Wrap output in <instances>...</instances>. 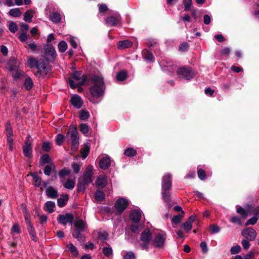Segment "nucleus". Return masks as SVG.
I'll return each instance as SVG.
<instances>
[{"label": "nucleus", "instance_id": "f257e3e1", "mask_svg": "<svg viewBox=\"0 0 259 259\" xmlns=\"http://www.w3.org/2000/svg\"><path fill=\"white\" fill-rule=\"evenodd\" d=\"M91 80L93 84L90 89L92 95L96 98L103 96L105 89L103 77L100 75L94 74L91 76Z\"/></svg>", "mask_w": 259, "mask_h": 259}, {"label": "nucleus", "instance_id": "f03ea898", "mask_svg": "<svg viewBox=\"0 0 259 259\" xmlns=\"http://www.w3.org/2000/svg\"><path fill=\"white\" fill-rule=\"evenodd\" d=\"M171 188V175L166 174L162 180L161 195L163 200L166 203L170 202V190Z\"/></svg>", "mask_w": 259, "mask_h": 259}, {"label": "nucleus", "instance_id": "7ed1b4c3", "mask_svg": "<svg viewBox=\"0 0 259 259\" xmlns=\"http://www.w3.org/2000/svg\"><path fill=\"white\" fill-rule=\"evenodd\" d=\"M86 75L82 74V71H75L72 74V78L68 79L69 84L72 89L82 85L88 80Z\"/></svg>", "mask_w": 259, "mask_h": 259}, {"label": "nucleus", "instance_id": "20e7f679", "mask_svg": "<svg viewBox=\"0 0 259 259\" xmlns=\"http://www.w3.org/2000/svg\"><path fill=\"white\" fill-rule=\"evenodd\" d=\"M66 137L68 141L71 143V150L75 151L79 145L78 133L76 128H69V131L67 134Z\"/></svg>", "mask_w": 259, "mask_h": 259}, {"label": "nucleus", "instance_id": "39448f33", "mask_svg": "<svg viewBox=\"0 0 259 259\" xmlns=\"http://www.w3.org/2000/svg\"><path fill=\"white\" fill-rule=\"evenodd\" d=\"M36 68L37 71L35 74L39 78L45 77L49 73L51 69L47 61L41 59H39V64Z\"/></svg>", "mask_w": 259, "mask_h": 259}, {"label": "nucleus", "instance_id": "423d86ee", "mask_svg": "<svg viewBox=\"0 0 259 259\" xmlns=\"http://www.w3.org/2000/svg\"><path fill=\"white\" fill-rule=\"evenodd\" d=\"M177 74L182 79L190 80L194 77V73L191 68L189 67H183L177 70Z\"/></svg>", "mask_w": 259, "mask_h": 259}, {"label": "nucleus", "instance_id": "0eeeda50", "mask_svg": "<svg viewBox=\"0 0 259 259\" xmlns=\"http://www.w3.org/2000/svg\"><path fill=\"white\" fill-rule=\"evenodd\" d=\"M152 238V234L149 229H145L141 233L140 246L143 249H147Z\"/></svg>", "mask_w": 259, "mask_h": 259}, {"label": "nucleus", "instance_id": "6e6552de", "mask_svg": "<svg viewBox=\"0 0 259 259\" xmlns=\"http://www.w3.org/2000/svg\"><path fill=\"white\" fill-rule=\"evenodd\" d=\"M128 205V201L127 199L124 198H118L115 203V208L116 209V213L120 215L125 209Z\"/></svg>", "mask_w": 259, "mask_h": 259}, {"label": "nucleus", "instance_id": "1a4fd4ad", "mask_svg": "<svg viewBox=\"0 0 259 259\" xmlns=\"http://www.w3.org/2000/svg\"><path fill=\"white\" fill-rule=\"evenodd\" d=\"M23 153L24 155L29 158L32 157V150L31 146V137L27 135L23 147Z\"/></svg>", "mask_w": 259, "mask_h": 259}, {"label": "nucleus", "instance_id": "9d476101", "mask_svg": "<svg viewBox=\"0 0 259 259\" xmlns=\"http://www.w3.org/2000/svg\"><path fill=\"white\" fill-rule=\"evenodd\" d=\"M166 234L164 232L161 231L156 234L154 239L153 244L158 248L162 247L165 241Z\"/></svg>", "mask_w": 259, "mask_h": 259}, {"label": "nucleus", "instance_id": "9b49d317", "mask_svg": "<svg viewBox=\"0 0 259 259\" xmlns=\"http://www.w3.org/2000/svg\"><path fill=\"white\" fill-rule=\"evenodd\" d=\"M159 64L164 71H167L170 73H173L176 69V66L174 65L172 62L166 59L160 61Z\"/></svg>", "mask_w": 259, "mask_h": 259}, {"label": "nucleus", "instance_id": "f8f14e48", "mask_svg": "<svg viewBox=\"0 0 259 259\" xmlns=\"http://www.w3.org/2000/svg\"><path fill=\"white\" fill-rule=\"evenodd\" d=\"M241 235L245 239L250 241H253L256 237L257 233L253 228L251 227H248L242 230Z\"/></svg>", "mask_w": 259, "mask_h": 259}, {"label": "nucleus", "instance_id": "ddd939ff", "mask_svg": "<svg viewBox=\"0 0 259 259\" xmlns=\"http://www.w3.org/2000/svg\"><path fill=\"white\" fill-rule=\"evenodd\" d=\"M94 167L92 165H88L85 170L83 177L80 180L85 183L89 184L93 182V170Z\"/></svg>", "mask_w": 259, "mask_h": 259}, {"label": "nucleus", "instance_id": "4468645a", "mask_svg": "<svg viewBox=\"0 0 259 259\" xmlns=\"http://www.w3.org/2000/svg\"><path fill=\"white\" fill-rule=\"evenodd\" d=\"M120 21V16L118 14L107 17L105 20V24L108 26H114Z\"/></svg>", "mask_w": 259, "mask_h": 259}, {"label": "nucleus", "instance_id": "2eb2a0df", "mask_svg": "<svg viewBox=\"0 0 259 259\" xmlns=\"http://www.w3.org/2000/svg\"><path fill=\"white\" fill-rule=\"evenodd\" d=\"M59 223L66 225L67 223H72L73 221V217L70 213L60 214L58 219Z\"/></svg>", "mask_w": 259, "mask_h": 259}, {"label": "nucleus", "instance_id": "dca6fc26", "mask_svg": "<svg viewBox=\"0 0 259 259\" xmlns=\"http://www.w3.org/2000/svg\"><path fill=\"white\" fill-rule=\"evenodd\" d=\"M45 54L48 59H54L56 55V51L54 47L52 45H46L44 48Z\"/></svg>", "mask_w": 259, "mask_h": 259}, {"label": "nucleus", "instance_id": "f3484780", "mask_svg": "<svg viewBox=\"0 0 259 259\" xmlns=\"http://www.w3.org/2000/svg\"><path fill=\"white\" fill-rule=\"evenodd\" d=\"M195 216L191 215L190 216L187 220L183 223L181 227L183 228L186 232L188 233L189 232L192 228V223L195 221Z\"/></svg>", "mask_w": 259, "mask_h": 259}, {"label": "nucleus", "instance_id": "a211bd4d", "mask_svg": "<svg viewBox=\"0 0 259 259\" xmlns=\"http://www.w3.org/2000/svg\"><path fill=\"white\" fill-rule=\"evenodd\" d=\"M75 231L84 232L85 229L86 223L82 219H76L74 222Z\"/></svg>", "mask_w": 259, "mask_h": 259}, {"label": "nucleus", "instance_id": "6ab92c4d", "mask_svg": "<svg viewBox=\"0 0 259 259\" xmlns=\"http://www.w3.org/2000/svg\"><path fill=\"white\" fill-rule=\"evenodd\" d=\"M111 164V159L109 156L103 157L99 161V165L101 168L106 169Z\"/></svg>", "mask_w": 259, "mask_h": 259}, {"label": "nucleus", "instance_id": "aec40b11", "mask_svg": "<svg viewBox=\"0 0 259 259\" xmlns=\"http://www.w3.org/2000/svg\"><path fill=\"white\" fill-rule=\"evenodd\" d=\"M71 103L77 109L81 108L82 105V101L80 97L77 95H75L71 97Z\"/></svg>", "mask_w": 259, "mask_h": 259}, {"label": "nucleus", "instance_id": "412c9836", "mask_svg": "<svg viewBox=\"0 0 259 259\" xmlns=\"http://www.w3.org/2000/svg\"><path fill=\"white\" fill-rule=\"evenodd\" d=\"M46 193L47 197L50 198L55 199L58 196L57 190L51 186L47 188Z\"/></svg>", "mask_w": 259, "mask_h": 259}, {"label": "nucleus", "instance_id": "4be33fe9", "mask_svg": "<svg viewBox=\"0 0 259 259\" xmlns=\"http://www.w3.org/2000/svg\"><path fill=\"white\" fill-rule=\"evenodd\" d=\"M141 217V212L138 209L133 210L130 214V219L134 223H137Z\"/></svg>", "mask_w": 259, "mask_h": 259}, {"label": "nucleus", "instance_id": "5701e85b", "mask_svg": "<svg viewBox=\"0 0 259 259\" xmlns=\"http://www.w3.org/2000/svg\"><path fill=\"white\" fill-rule=\"evenodd\" d=\"M132 46L133 42L128 39L119 41L117 44V48L120 50L129 48Z\"/></svg>", "mask_w": 259, "mask_h": 259}, {"label": "nucleus", "instance_id": "b1692460", "mask_svg": "<svg viewBox=\"0 0 259 259\" xmlns=\"http://www.w3.org/2000/svg\"><path fill=\"white\" fill-rule=\"evenodd\" d=\"M143 58L148 63H151L154 61V58L152 53L148 50H144L142 52Z\"/></svg>", "mask_w": 259, "mask_h": 259}, {"label": "nucleus", "instance_id": "393cba45", "mask_svg": "<svg viewBox=\"0 0 259 259\" xmlns=\"http://www.w3.org/2000/svg\"><path fill=\"white\" fill-rule=\"evenodd\" d=\"M107 183V177L105 175L99 176L96 181V184L98 187L103 188L106 186Z\"/></svg>", "mask_w": 259, "mask_h": 259}, {"label": "nucleus", "instance_id": "a878e982", "mask_svg": "<svg viewBox=\"0 0 259 259\" xmlns=\"http://www.w3.org/2000/svg\"><path fill=\"white\" fill-rule=\"evenodd\" d=\"M19 64V63L18 62L14 57L10 58L8 62V65L10 71H13L14 70H15V69L18 68Z\"/></svg>", "mask_w": 259, "mask_h": 259}, {"label": "nucleus", "instance_id": "bb28decb", "mask_svg": "<svg viewBox=\"0 0 259 259\" xmlns=\"http://www.w3.org/2000/svg\"><path fill=\"white\" fill-rule=\"evenodd\" d=\"M63 15L60 13L55 12L50 15V20L55 23H59L62 19Z\"/></svg>", "mask_w": 259, "mask_h": 259}, {"label": "nucleus", "instance_id": "cd10ccee", "mask_svg": "<svg viewBox=\"0 0 259 259\" xmlns=\"http://www.w3.org/2000/svg\"><path fill=\"white\" fill-rule=\"evenodd\" d=\"M22 210L24 213L25 221L27 225V228L29 227L30 226H32L33 225L30 221V214L29 212L25 207L23 208Z\"/></svg>", "mask_w": 259, "mask_h": 259}, {"label": "nucleus", "instance_id": "c85d7f7f", "mask_svg": "<svg viewBox=\"0 0 259 259\" xmlns=\"http://www.w3.org/2000/svg\"><path fill=\"white\" fill-rule=\"evenodd\" d=\"M55 207V202L51 201H48L46 202L44 205V209L50 213L53 212L54 211Z\"/></svg>", "mask_w": 259, "mask_h": 259}, {"label": "nucleus", "instance_id": "c756f323", "mask_svg": "<svg viewBox=\"0 0 259 259\" xmlns=\"http://www.w3.org/2000/svg\"><path fill=\"white\" fill-rule=\"evenodd\" d=\"M34 12L32 10H27L24 15V20L28 23L32 21V18L33 17Z\"/></svg>", "mask_w": 259, "mask_h": 259}, {"label": "nucleus", "instance_id": "7c9ffc66", "mask_svg": "<svg viewBox=\"0 0 259 259\" xmlns=\"http://www.w3.org/2000/svg\"><path fill=\"white\" fill-rule=\"evenodd\" d=\"M253 213L254 214V216L252 217L251 218L248 219L246 222L245 223L246 226H248L249 225H253L255 224L256 223L258 219V210H255V212H253Z\"/></svg>", "mask_w": 259, "mask_h": 259}, {"label": "nucleus", "instance_id": "2f4dec72", "mask_svg": "<svg viewBox=\"0 0 259 259\" xmlns=\"http://www.w3.org/2000/svg\"><path fill=\"white\" fill-rule=\"evenodd\" d=\"M53 163L51 161V158L48 154H44L41 156L39 159V163L41 166H44L47 163Z\"/></svg>", "mask_w": 259, "mask_h": 259}, {"label": "nucleus", "instance_id": "473e14b6", "mask_svg": "<svg viewBox=\"0 0 259 259\" xmlns=\"http://www.w3.org/2000/svg\"><path fill=\"white\" fill-rule=\"evenodd\" d=\"M23 85L26 90H30L33 85L32 79L29 77H26L24 80Z\"/></svg>", "mask_w": 259, "mask_h": 259}, {"label": "nucleus", "instance_id": "72a5a7b5", "mask_svg": "<svg viewBox=\"0 0 259 259\" xmlns=\"http://www.w3.org/2000/svg\"><path fill=\"white\" fill-rule=\"evenodd\" d=\"M68 200V196L65 195L61 197L58 199L57 203L59 207H63L66 204Z\"/></svg>", "mask_w": 259, "mask_h": 259}, {"label": "nucleus", "instance_id": "f704fd0d", "mask_svg": "<svg viewBox=\"0 0 259 259\" xmlns=\"http://www.w3.org/2000/svg\"><path fill=\"white\" fill-rule=\"evenodd\" d=\"M55 169V166L54 163H51L50 165H47L44 169V174L47 176H50L51 171Z\"/></svg>", "mask_w": 259, "mask_h": 259}, {"label": "nucleus", "instance_id": "c9c22d12", "mask_svg": "<svg viewBox=\"0 0 259 259\" xmlns=\"http://www.w3.org/2000/svg\"><path fill=\"white\" fill-rule=\"evenodd\" d=\"M12 72L13 77L15 79H19L24 76V73L20 70V68H17Z\"/></svg>", "mask_w": 259, "mask_h": 259}, {"label": "nucleus", "instance_id": "e433bc0d", "mask_svg": "<svg viewBox=\"0 0 259 259\" xmlns=\"http://www.w3.org/2000/svg\"><path fill=\"white\" fill-rule=\"evenodd\" d=\"M67 248L74 257L78 256V251L76 247L72 243L68 244L67 245Z\"/></svg>", "mask_w": 259, "mask_h": 259}, {"label": "nucleus", "instance_id": "4c0bfd02", "mask_svg": "<svg viewBox=\"0 0 259 259\" xmlns=\"http://www.w3.org/2000/svg\"><path fill=\"white\" fill-rule=\"evenodd\" d=\"M81 232H82L74 231L72 235L73 236V237L76 238L80 242H83L85 240V237L83 235L81 234Z\"/></svg>", "mask_w": 259, "mask_h": 259}, {"label": "nucleus", "instance_id": "58836bf2", "mask_svg": "<svg viewBox=\"0 0 259 259\" xmlns=\"http://www.w3.org/2000/svg\"><path fill=\"white\" fill-rule=\"evenodd\" d=\"M9 14L12 17H19L21 16L22 13L19 8H15L11 9Z\"/></svg>", "mask_w": 259, "mask_h": 259}, {"label": "nucleus", "instance_id": "ea45409f", "mask_svg": "<svg viewBox=\"0 0 259 259\" xmlns=\"http://www.w3.org/2000/svg\"><path fill=\"white\" fill-rule=\"evenodd\" d=\"M116 79L118 81H123L127 77V72L125 71H121L116 74Z\"/></svg>", "mask_w": 259, "mask_h": 259}, {"label": "nucleus", "instance_id": "a19ab883", "mask_svg": "<svg viewBox=\"0 0 259 259\" xmlns=\"http://www.w3.org/2000/svg\"><path fill=\"white\" fill-rule=\"evenodd\" d=\"M95 198L98 201H102L105 198V195L103 191L97 190L95 194Z\"/></svg>", "mask_w": 259, "mask_h": 259}, {"label": "nucleus", "instance_id": "79ce46f5", "mask_svg": "<svg viewBox=\"0 0 259 259\" xmlns=\"http://www.w3.org/2000/svg\"><path fill=\"white\" fill-rule=\"evenodd\" d=\"M27 230H28L29 234L31 238H32V239L34 241L36 242L37 241V237L36 236L33 226H30L29 227H27Z\"/></svg>", "mask_w": 259, "mask_h": 259}, {"label": "nucleus", "instance_id": "37998d69", "mask_svg": "<svg viewBox=\"0 0 259 259\" xmlns=\"http://www.w3.org/2000/svg\"><path fill=\"white\" fill-rule=\"evenodd\" d=\"M63 186L66 189H72L75 186V182L74 180L69 179L63 183Z\"/></svg>", "mask_w": 259, "mask_h": 259}, {"label": "nucleus", "instance_id": "c03bdc74", "mask_svg": "<svg viewBox=\"0 0 259 259\" xmlns=\"http://www.w3.org/2000/svg\"><path fill=\"white\" fill-rule=\"evenodd\" d=\"M102 252L106 256L108 257L113 254V250L111 247H104L102 249Z\"/></svg>", "mask_w": 259, "mask_h": 259}, {"label": "nucleus", "instance_id": "a18cd8bd", "mask_svg": "<svg viewBox=\"0 0 259 259\" xmlns=\"http://www.w3.org/2000/svg\"><path fill=\"white\" fill-rule=\"evenodd\" d=\"M124 154L128 157H132L137 154L136 151L132 148H128L125 150Z\"/></svg>", "mask_w": 259, "mask_h": 259}, {"label": "nucleus", "instance_id": "49530a36", "mask_svg": "<svg viewBox=\"0 0 259 259\" xmlns=\"http://www.w3.org/2000/svg\"><path fill=\"white\" fill-rule=\"evenodd\" d=\"M39 60H37L35 58L31 57L28 60V63L31 67H35L36 68L37 65L39 64Z\"/></svg>", "mask_w": 259, "mask_h": 259}, {"label": "nucleus", "instance_id": "de8ad7c7", "mask_svg": "<svg viewBox=\"0 0 259 259\" xmlns=\"http://www.w3.org/2000/svg\"><path fill=\"white\" fill-rule=\"evenodd\" d=\"M184 215L178 214L174 215L171 219V223L172 224H178L181 221Z\"/></svg>", "mask_w": 259, "mask_h": 259}, {"label": "nucleus", "instance_id": "09e8293b", "mask_svg": "<svg viewBox=\"0 0 259 259\" xmlns=\"http://www.w3.org/2000/svg\"><path fill=\"white\" fill-rule=\"evenodd\" d=\"M90 116V113L88 111L82 110L80 112L79 118L82 120L88 119Z\"/></svg>", "mask_w": 259, "mask_h": 259}, {"label": "nucleus", "instance_id": "8fccbe9b", "mask_svg": "<svg viewBox=\"0 0 259 259\" xmlns=\"http://www.w3.org/2000/svg\"><path fill=\"white\" fill-rule=\"evenodd\" d=\"M31 176L34 181V185L36 187H38L41 183V178L36 174L34 173L31 174Z\"/></svg>", "mask_w": 259, "mask_h": 259}, {"label": "nucleus", "instance_id": "3c124183", "mask_svg": "<svg viewBox=\"0 0 259 259\" xmlns=\"http://www.w3.org/2000/svg\"><path fill=\"white\" fill-rule=\"evenodd\" d=\"M58 49L61 52H64L67 49V43L65 41H61L58 45Z\"/></svg>", "mask_w": 259, "mask_h": 259}, {"label": "nucleus", "instance_id": "603ef678", "mask_svg": "<svg viewBox=\"0 0 259 259\" xmlns=\"http://www.w3.org/2000/svg\"><path fill=\"white\" fill-rule=\"evenodd\" d=\"M88 185L85 183L84 182L81 181L80 179H79L78 182L77 184V190L79 192L83 191L85 188V185Z\"/></svg>", "mask_w": 259, "mask_h": 259}, {"label": "nucleus", "instance_id": "864d4df0", "mask_svg": "<svg viewBox=\"0 0 259 259\" xmlns=\"http://www.w3.org/2000/svg\"><path fill=\"white\" fill-rule=\"evenodd\" d=\"M197 175L198 178L202 181L205 180L207 178L205 171L201 168L198 169Z\"/></svg>", "mask_w": 259, "mask_h": 259}, {"label": "nucleus", "instance_id": "5fc2aeb1", "mask_svg": "<svg viewBox=\"0 0 259 259\" xmlns=\"http://www.w3.org/2000/svg\"><path fill=\"white\" fill-rule=\"evenodd\" d=\"M237 212L241 215V218H246L247 217V211L242 207L237 208Z\"/></svg>", "mask_w": 259, "mask_h": 259}, {"label": "nucleus", "instance_id": "6e6d98bb", "mask_svg": "<svg viewBox=\"0 0 259 259\" xmlns=\"http://www.w3.org/2000/svg\"><path fill=\"white\" fill-rule=\"evenodd\" d=\"M70 173V170L69 168H64L61 169L59 172V176L60 178H63L65 176H68Z\"/></svg>", "mask_w": 259, "mask_h": 259}, {"label": "nucleus", "instance_id": "4d7b16f0", "mask_svg": "<svg viewBox=\"0 0 259 259\" xmlns=\"http://www.w3.org/2000/svg\"><path fill=\"white\" fill-rule=\"evenodd\" d=\"M9 29L12 33H15L18 30L17 24L13 22H11L9 25Z\"/></svg>", "mask_w": 259, "mask_h": 259}, {"label": "nucleus", "instance_id": "13d9d810", "mask_svg": "<svg viewBox=\"0 0 259 259\" xmlns=\"http://www.w3.org/2000/svg\"><path fill=\"white\" fill-rule=\"evenodd\" d=\"M79 130L83 134H87L89 132V126L85 123H81L79 125Z\"/></svg>", "mask_w": 259, "mask_h": 259}, {"label": "nucleus", "instance_id": "bf43d9fd", "mask_svg": "<svg viewBox=\"0 0 259 259\" xmlns=\"http://www.w3.org/2000/svg\"><path fill=\"white\" fill-rule=\"evenodd\" d=\"M185 11H189L192 4V0H183Z\"/></svg>", "mask_w": 259, "mask_h": 259}, {"label": "nucleus", "instance_id": "052dcab7", "mask_svg": "<svg viewBox=\"0 0 259 259\" xmlns=\"http://www.w3.org/2000/svg\"><path fill=\"white\" fill-rule=\"evenodd\" d=\"M64 135H63L62 134H58L57 136V137H56V142L57 144L58 145L60 146L62 144V143L64 141Z\"/></svg>", "mask_w": 259, "mask_h": 259}, {"label": "nucleus", "instance_id": "680f3d73", "mask_svg": "<svg viewBox=\"0 0 259 259\" xmlns=\"http://www.w3.org/2000/svg\"><path fill=\"white\" fill-rule=\"evenodd\" d=\"M209 230L212 234H215L220 232V228L217 225H213L210 226Z\"/></svg>", "mask_w": 259, "mask_h": 259}, {"label": "nucleus", "instance_id": "e2e57ef3", "mask_svg": "<svg viewBox=\"0 0 259 259\" xmlns=\"http://www.w3.org/2000/svg\"><path fill=\"white\" fill-rule=\"evenodd\" d=\"M241 250V247L239 245H237L236 246H233L230 250L231 253L232 254H236L238 253Z\"/></svg>", "mask_w": 259, "mask_h": 259}, {"label": "nucleus", "instance_id": "0e129e2a", "mask_svg": "<svg viewBox=\"0 0 259 259\" xmlns=\"http://www.w3.org/2000/svg\"><path fill=\"white\" fill-rule=\"evenodd\" d=\"M249 241L250 240H248L247 239L242 240L241 244L243 249L247 250L250 247V244L249 243Z\"/></svg>", "mask_w": 259, "mask_h": 259}, {"label": "nucleus", "instance_id": "69168bd1", "mask_svg": "<svg viewBox=\"0 0 259 259\" xmlns=\"http://www.w3.org/2000/svg\"><path fill=\"white\" fill-rule=\"evenodd\" d=\"M231 222L233 223H236L239 225H242L240 217L233 216L231 219Z\"/></svg>", "mask_w": 259, "mask_h": 259}, {"label": "nucleus", "instance_id": "338daca9", "mask_svg": "<svg viewBox=\"0 0 259 259\" xmlns=\"http://www.w3.org/2000/svg\"><path fill=\"white\" fill-rule=\"evenodd\" d=\"M123 259H135V255L132 251H128L123 256Z\"/></svg>", "mask_w": 259, "mask_h": 259}, {"label": "nucleus", "instance_id": "774afa93", "mask_svg": "<svg viewBox=\"0 0 259 259\" xmlns=\"http://www.w3.org/2000/svg\"><path fill=\"white\" fill-rule=\"evenodd\" d=\"M29 48L33 52H35L37 50V46L33 41L27 42Z\"/></svg>", "mask_w": 259, "mask_h": 259}]
</instances>
